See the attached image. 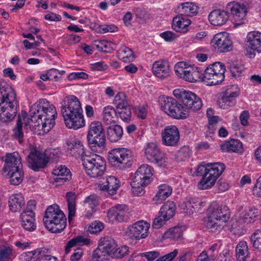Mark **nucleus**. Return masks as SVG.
Segmentation results:
<instances>
[{
  "mask_svg": "<svg viewBox=\"0 0 261 261\" xmlns=\"http://www.w3.org/2000/svg\"><path fill=\"white\" fill-rule=\"evenodd\" d=\"M97 30L99 33L104 34L107 32H116L117 31L118 28L114 24H102L100 25L97 28Z\"/></svg>",
  "mask_w": 261,
  "mask_h": 261,
  "instance_id": "nucleus-58",
  "label": "nucleus"
},
{
  "mask_svg": "<svg viewBox=\"0 0 261 261\" xmlns=\"http://www.w3.org/2000/svg\"><path fill=\"white\" fill-rule=\"evenodd\" d=\"M239 95V92L236 86H229L222 92V96L218 100L220 108L226 109L236 105V98Z\"/></svg>",
  "mask_w": 261,
  "mask_h": 261,
  "instance_id": "nucleus-19",
  "label": "nucleus"
},
{
  "mask_svg": "<svg viewBox=\"0 0 261 261\" xmlns=\"http://www.w3.org/2000/svg\"><path fill=\"white\" fill-rule=\"evenodd\" d=\"M119 56L122 57L124 62L133 61L134 58L133 51L129 48L123 46L121 47L119 51Z\"/></svg>",
  "mask_w": 261,
  "mask_h": 261,
  "instance_id": "nucleus-46",
  "label": "nucleus"
},
{
  "mask_svg": "<svg viewBox=\"0 0 261 261\" xmlns=\"http://www.w3.org/2000/svg\"><path fill=\"white\" fill-rule=\"evenodd\" d=\"M253 195L261 196V175L257 179L252 189Z\"/></svg>",
  "mask_w": 261,
  "mask_h": 261,
  "instance_id": "nucleus-64",
  "label": "nucleus"
},
{
  "mask_svg": "<svg viewBox=\"0 0 261 261\" xmlns=\"http://www.w3.org/2000/svg\"><path fill=\"white\" fill-rule=\"evenodd\" d=\"M4 161L3 170L5 172L22 168L21 159L18 152L6 153Z\"/></svg>",
  "mask_w": 261,
  "mask_h": 261,
  "instance_id": "nucleus-22",
  "label": "nucleus"
},
{
  "mask_svg": "<svg viewBox=\"0 0 261 261\" xmlns=\"http://www.w3.org/2000/svg\"><path fill=\"white\" fill-rule=\"evenodd\" d=\"M191 154V150L188 146H184L180 148L176 154L177 161H185L187 160Z\"/></svg>",
  "mask_w": 261,
  "mask_h": 261,
  "instance_id": "nucleus-47",
  "label": "nucleus"
},
{
  "mask_svg": "<svg viewBox=\"0 0 261 261\" xmlns=\"http://www.w3.org/2000/svg\"><path fill=\"white\" fill-rule=\"evenodd\" d=\"M225 168V165L221 163H208L198 166L197 175L202 176L197 185L198 189L206 190L211 188Z\"/></svg>",
  "mask_w": 261,
  "mask_h": 261,
  "instance_id": "nucleus-4",
  "label": "nucleus"
},
{
  "mask_svg": "<svg viewBox=\"0 0 261 261\" xmlns=\"http://www.w3.org/2000/svg\"><path fill=\"white\" fill-rule=\"evenodd\" d=\"M24 204L23 197L21 194L12 195L9 200L10 210L12 212L20 211L21 206Z\"/></svg>",
  "mask_w": 261,
  "mask_h": 261,
  "instance_id": "nucleus-34",
  "label": "nucleus"
},
{
  "mask_svg": "<svg viewBox=\"0 0 261 261\" xmlns=\"http://www.w3.org/2000/svg\"><path fill=\"white\" fill-rule=\"evenodd\" d=\"M184 230V226H176L168 229L164 236L165 238L177 240L182 237Z\"/></svg>",
  "mask_w": 261,
  "mask_h": 261,
  "instance_id": "nucleus-36",
  "label": "nucleus"
},
{
  "mask_svg": "<svg viewBox=\"0 0 261 261\" xmlns=\"http://www.w3.org/2000/svg\"><path fill=\"white\" fill-rule=\"evenodd\" d=\"M116 110L117 118L120 117L122 120L126 122L130 120L132 117V108L130 106L117 108Z\"/></svg>",
  "mask_w": 261,
  "mask_h": 261,
  "instance_id": "nucleus-42",
  "label": "nucleus"
},
{
  "mask_svg": "<svg viewBox=\"0 0 261 261\" xmlns=\"http://www.w3.org/2000/svg\"><path fill=\"white\" fill-rule=\"evenodd\" d=\"M145 155L149 162L159 167H165L167 165L168 158L166 154L160 150L155 143L150 142L147 144Z\"/></svg>",
  "mask_w": 261,
  "mask_h": 261,
  "instance_id": "nucleus-14",
  "label": "nucleus"
},
{
  "mask_svg": "<svg viewBox=\"0 0 261 261\" xmlns=\"http://www.w3.org/2000/svg\"><path fill=\"white\" fill-rule=\"evenodd\" d=\"M220 148L222 152H225L242 153L243 151V144L237 139H232L225 141L224 143L220 145Z\"/></svg>",
  "mask_w": 261,
  "mask_h": 261,
  "instance_id": "nucleus-27",
  "label": "nucleus"
},
{
  "mask_svg": "<svg viewBox=\"0 0 261 261\" xmlns=\"http://www.w3.org/2000/svg\"><path fill=\"white\" fill-rule=\"evenodd\" d=\"M67 219L64 213H44L43 223L45 227L51 233H60L66 226Z\"/></svg>",
  "mask_w": 261,
  "mask_h": 261,
  "instance_id": "nucleus-12",
  "label": "nucleus"
},
{
  "mask_svg": "<svg viewBox=\"0 0 261 261\" xmlns=\"http://www.w3.org/2000/svg\"><path fill=\"white\" fill-rule=\"evenodd\" d=\"M35 213H21V223L23 228L29 231H33L36 228Z\"/></svg>",
  "mask_w": 261,
  "mask_h": 261,
  "instance_id": "nucleus-28",
  "label": "nucleus"
},
{
  "mask_svg": "<svg viewBox=\"0 0 261 261\" xmlns=\"http://www.w3.org/2000/svg\"><path fill=\"white\" fill-rule=\"evenodd\" d=\"M189 68L187 66L186 63L184 62H179L176 63L174 66V70L176 75L183 79V76H185L187 73V71Z\"/></svg>",
  "mask_w": 261,
  "mask_h": 261,
  "instance_id": "nucleus-50",
  "label": "nucleus"
},
{
  "mask_svg": "<svg viewBox=\"0 0 261 261\" xmlns=\"http://www.w3.org/2000/svg\"><path fill=\"white\" fill-rule=\"evenodd\" d=\"M201 78V73L199 72L197 68H194L189 67L187 71L185 76H183V79L190 82H196Z\"/></svg>",
  "mask_w": 261,
  "mask_h": 261,
  "instance_id": "nucleus-41",
  "label": "nucleus"
},
{
  "mask_svg": "<svg viewBox=\"0 0 261 261\" xmlns=\"http://www.w3.org/2000/svg\"><path fill=\"white\" fill-rule=\"evenodd\" d=\"M212 43L215 48H217L222 53L229 51L232 48V42L226 32L216 34L212 40Z\"/></svg>",
  "mask_w": 261,
  "mask_h": 261,
  "instance_id": "nucleus-21",
  "label": "nucleus"
},
{
  "mask_svg": "<svg viewBox=\"0 0 261 261\" xmlns=\"http://www.w3.org/2000/svg\"><path fill=\"white\" fill-rule=\"evenodd\" d=\"M87 141L89 147L94 151L106 146V137L102 123L98 121L92 122L88 126Z\"/></svg>",
  "mask_w": 261,
  "mask_h": 261,
  "instance_id": "nucleus-5",
  "label": "nucleus"
},
{
  "mask_svg": "<svg viewBox=\"0 0 261 261\" xmlns=\"http://www.w3.org/2000/svg\"><path fill=\"white\" fill-rule=\"evenodd\" d=\"M101 190L107 191L109 194H115L119 187V180L114 176H108L106 180L99 184Z\"/></svg>",
  "mask_w": 261,
  "mask_h": 261,
  "instance_id": "nucleus-25",
  "label": "nucleus"
},
{
  "mask_svg": "<svg viewBox=\"0 0 261 261\" xmlns=\"http://www.w3.org/2000/svg\"><path fill=\"white\" fill-rule=\"evenodd\" d=\"M173 93L175 97L180 99L185 110L196 111L201 108V100L194 93L179 89H175Z\"/></svg>",
  "mask_w": 261,
  "mask_h": 261,
  "instance_id": "nucleus-11",
  "label": "nucleus"
},
{
  "mask_svg": "<svg viewBox=\"0 0 261 261\" xmlns=\"http://www.w3.org/2000/svg\"><path fill=\"white\" fill-rule=\"evenodd\" d=\"M229 13L227 10L220 9L213 10L208 15V20L211 23L216 26H221L228 20Z\"/></svg>",
  "mask_w": 261,
  "mask_h": 261,
  "instance_id": "nucleus-24",
  "label": "nucleus"
},
{
  "mask_svg": "<svg viewBox=\"0 0 261 261\" xmlns=\"http://www.w3.org/2000/svg\"><path fill=\"white\" fill-rule=\"evenodd\" d=\"M246 45L250 49V51L246 53V57L253 58L255 57V51L261 53V33L257 31L250 32L247 35Z\"/></svg>",
  "mask_w": 261,
  "mask_h": 261,
  "instance_id": "nucleus-20",
  "label": "nucleus"
},
{
  "mask_svg": "<svg viewBox=\"0 0 261 261\" xmlns=\"http://www.w3.org/2000/svg\"><path fill=\"white\" fill-rule=\"evenodd\" d=\"M108 219L112 223L126 222L129 220V217L125 213H107Z\"/></svg>",
  "mask_w": 261,
  "mask_h": 261,
  "instance_id": "nucleus-40",
  "label": "nucleus"
},
{
  "mask_svg": "<svg viewBox=\"0 0 261 261\" xmlns=\"http://www.w3.org/2000/svg\"><path fill=\"white\" fill-rule=\"evenodd\" d=\"M152 70L155 76L161 79H165L170 75L169 62L165 60L154 62L152 64Z\"/></svg>",
  "mask_w": 261,
  "mask_h": 261,
  "instance_id": "nucleus-23",
  "label": "nucleus"
},
{
  "mask_svg": "<svg viewBox=\"0 0 261 261\" xmlns=\"http://www.w3.org/2000/svg\"><path fill=\"white\" fill-rule=\"evenodd\" d=\"M47 163L49 161L54 162L59 158L61 152L58 149L49 148L44 151Z\"/></svg>",
  "mask_w": 261,
  "mask_h": 261,
  "instance_id": "nucleus-49",
  "label": "nucleus"
},
{
  "mask_svg": "<svg viewBox=\"0 0 261 261\" xmlns=\"http://www.w3.org/2000/svg\"><path fill=\"white\" fill-rule=\"evenodd\" d=\"M53 174L57 176L54 178L55 181L60 184H63L71 179V174L69 169L64 165H60L55 169Z\"/></svg>",
  "mask_w": 261,
  "mask_h": 261,
  "instance_id": "nucleus-26",
  "label": "nucleus"
},
{
  "mask_svg": "<svg viewBox=\"0 0 261 261\" xmlns=\"http://www.w3.org/2000/svg\"><path fill=\"white\" fill-rule=\"evenodd\" d=\"M61 112L69 128L76 130L85 126L81 104L75 96L70 95L65 98L62 103Z\"/></svg>",
  "mask_w": 261,
  "mask_h": 261,
  "instance_id": "nucleus-2",
  "label": "nucleus"
},
{
  "mask_svg": "<svg viewBox=\"0 0 261 261\" xmlns=\"http://www.w3.org/2000/svg\"><path fill=\"white\" fill-rule=\"evenodd\" d=\"M82 164L86 173L91 177H100L106 170V162L104 158L95 154L86 155L83 159Z\"/></svg>",
  "mask_w": 261,
  "mask_h": 261,
  "instance_id": "nucleus-7",
  "label": "nucleus"
},
{
  "mask_svg": "<svg viewBox=\"0 0 261 261\" xmlns=\"http://www.w3.org/2000/svg\"><path fill=\"white\" fill-rule=\"evenodd\" d=\"M227 11H230L234 21L233 26L237 28L243 24L245 18V4L241 2H231L226 7Z\"/></svg>",
  "mask_w": 261,
  "mask_h": 261,
  "instance_id": "nucleus-18",
  "label": "nucleus"
},
{
  "mask_svg": "<svg viewBox=\"0 0 261 261\" xmlns=\"http://www.w3.org/2000/svg\"><path fill=\"white\" fill-rule=\"evenodd\" d=\"M106 255L103 249L97 248L93 251L92 258L94 261H102L106 258Z\"/></svg>",
  "mask_w": 261,
  "mask_h": 261,
  "instance_id": "nucleus-60",
  "label": "nucleus"
},
{
  "mask_svg": "<svg viewBox=\"0 0 261 261\" xmlns=\"http://www.w3.org/2000/svg\"><path fill=\"white\" fill-rule=\"evenodd\" d=\"M229 68L232 76L240 78L245 69L244 61L242 60L231 61L229 63Z\"/></svg>",
  "mask_w": 261,
  "mask_h": 261,
  "instance_id": "nucleus-35",
  "label": "nucleus"
},
{
  "mask_svg": "<svg viewBox=\"0 0 261 261\" xmlns=\"http://www.w3.org/2000/svg\"><path fill=\"white\" fill-rule=\"evenodd\" d=\"M123 134L122 127L118 124L110 126L107 128V137L111 142L118 141L122 138Z\"/></svg>",
  "mask_w": 261,
  "mask_h": 261,
  "instance_id": "nucleus-32",
  "label": "nucleus"
},
{
  "mask_svg": "<svg viewBox=\"0 0 261 261\" xmlns=\"http://www.w3.org/2000/svg\"><path fill=\"white\" fill-rule=\"evenodd\" d=\"M104 228L103 224L98 220L92 222L88 227V230L92 234H97Z\"/></svg>",
  "mask_w": 261,
  "mask_h": 261,
  "instance_id": "nucleus-52",
  "label": "nucleus"
},
{
  "mask_svg": "<svg viewBox=\"0 0 261 261\" xmlns=\"http://www.w3.org/2000/svg\"><path fill=\"white\" fill-rule=\"evenodd\" d=\"M37 257L39 261H58L56 257L45 254L44 252H38Z\"/></svg>",
  "mask_w": 261,
  "mask_h": 261,
  "instance_id": "nucleus-62",
  "label": "nucleus"
},
{
  "mask_svg": "<svg viewBox=\"0 0 261 261\" xmlns=\"http://www.w3.org/2000/svg\"><path fill=\"white\" fill-rule=\"evenodd\" d=\"M75 197L74 193L67 192L66 193L68 212H74L75 211Z\"/></svg>",
  "mask_w": 261,
  "mask_h": 261,
  "instance_id": "nucleus-54",
  "label": "nucleus"
},
{
  "mask_svg": "<svg viewBox=\"0 0 261 261\" xmlns=\"http://www.w3.org/2000/svg\"><path fill=\"white\" fill-rule=\"evenodd\" d=\"M16 93L13 88L4 81H0V120L9 122L16 113L14 107L17 104Z\"/></svg>",
  "mask_w": 261,
  "mask_h": 261,
  "instance_id": "nucleus-3",
  "label": "nucleus"
},
{
  "mask_svg": "<svg viewBox=\"0 0 261 261\" xmlns=\"http://www.w3.org/2000/svg\"><path fill=\"white\" fill-rule=\"evenodd\" d=\"M225 70V66L222 62L213 63L205 69L202 81L208 86L220 84L224 81Z\"/></svg>",
  "mask_w": 261,
  "mask_h": 261,
  "instance_id": "nucleus-9",
  "label": "nucleus"
},
{
  "mask_svg": "<svg viewBox=\"0 0 261 261\" xmlns=\"http://www.w3.org/2000/svg\"><path fill=\"white\" fill-rule=\"evenodd\" d=\"M12 255V250L10 247H5L0 250V261H9Z\"/></svg>",
  "mask_w": 261,
  "mask_h": 261,
  "instance_id": "nucleus-56",
  "label": "nucleus"
},
{
  "mask_svg": "<svg viewBox=\"0 0 261 261\" xmlns=\"http://www.w3.org/2000/svg\"><path fill=\"white\" fill-rule=\"evenodd\" d=\"M160 101L162 110L169 116L177 119H185L188 116V111L174 98L163 96L160 98Z\"/></svg>",
  "mask_w": 261,
  "mask_h": 261,
  "instance_id": "nucleus-10",
  "label": "nucleus"
},
{
  "mask_svg": "<svg viewBox=\"0 0 261 261\" xmlns=\"http://www.w3.org/2000/svg\"><path fill=\"white\" fill-rule=\"evenodd\" d=\"M22 122L21 116L19 115L17 118L16 127L13 129L14 137L17 139L20 143L23 140V133L22 131Z\"/></svg>",
  "mask_w": 261,
  "mask_h": 261,
  "instance_id": "nucleus-45",
  "label": "nucleus"
},
{
  "mask_svg": "<svg viewBox=\"0 0 261 261\" xmlns=\"http://www.w3.org/2000/svg\"><path fill=\"white\" fill-rule=\"evenodd\" d=\"M133 153L125 148H115L109 152L108 159L111 165L117 169L125 170L131 167Z\"/></svg>",
  "mask_w": 261,
  "mask_h": 261,
  "instance_id": "nucleus-6",
  "label": "nucleus"
},
{
  "mask_svg": "<svg viewBox=\"0 0 261 261\" xmlns=\"http://www.w3.org/2000/svg\"><path fill=\"white\" fill-rule=\"evenodd\" d=\"M230 213H211L204 220V225L211 231L219 233L223 228L221 223H226L230 218Z\"/></svg>",
  "mask_w": 261,
  "mask_h": 261,
  "instance_id": "nucleus-16",
  "label": "nucleus"
},
{
  "mask_svg": "<svg viewBox=\"0 0 261 261\" xmlns=\"http://www.w3.org/2000/svg\"><path fill=\"white\" fill-rule=\"evenodd\" d=\"M7 172L11 185H19L22 182L23 179V171L22 168H21V169L14 170V171Z\"/></svg>",
  "mask_w": 261,
  "mask_h": 261,
  "instance_id": "nucleus-38",
  "label": "nucleus"
},
{
  "mask_svg": "<svg viewBox=\"0 0 261 261\" xmlns=\"http://www.w3.org/2000/svg\"><path fill=\"white\" fill-rule=\"evenodd\" d=\"M102 119L106 125L115 124L117 122L116 110L113 107L108 106L103 108Z\"/></svg>",
  "mask_w": 261,
  "mask_h": 261,
  "instance_id": "nucleus-31",
  "label": "nucleus"
},
{
  "mask_svg": "<svg viewBox=\"0 0 261 261\" xmlns=\"http://www.w3.org/2000/svg\"><path fill=\"white\" fill-rule=\"evenodd\" d=\"M92 47L99 51L103 52L109 51V43L106 40H95L92 42Z\"/></svg>",
  "mask_w": 261,
  "mask_h": 261,
  "instance_id": "nucleus-51",
  "label": "nucleus"
},
{
  "mask_svg": "<svg viewBox=\"0 0 261 261\" xmlns=\"http://www.w3.org/2000/svg\"><path fill=\"white\" fill-rule=\"evenodd\" d=\"M128 252V247L126 246H122L119 248L116 247L113 257L117 258H122Z\"/></svg>",
  "mask_w": 261,
  "mask_h": 261,
  "instance_id": "nucleus-59",
  "label": "nucleus"
},
{
  "mask_svg": "<svg viewBox=\"0 0 261 261\" xmlns=\"http://www.w3.org/2000/svg\"><path fill=\"white\" fill-rule=\"evenodd\" d=\"M150 227V223L144 220H139L128 225L125 233L130 240L139 241L148 236Z\"/></svg>",
  "mask_w": 261,
  "mask_h": 261,
  "instance_id": "nucleus-13",
  "label": "nucleus"
},
{
  "mask_svg": "<svg viewBox=\"0 0 261 261\" xmlns=\"http://www.w3.org/2000/svg\"><path fill=\"white\" fill-rule=\"evenodd\" d=\"M180 10L181 16H192L197 12V6L193 3L186 2L181 4Z\"/></svg>",
  "mask_w": 261,
  "mask_h": 261,
  "instance_id": "nucleus-39",
  "label": "nucleus"
},
{
  "mask_svg": "<svg viewBox=\"0 0 261 261\" xmlns=\"http://www.w3.org/2000/svg\"><path fill=\"white\" fill-rule=\"evenodd\" d=\"M176 209V206L172 201H167L165 202L161 207L159 212H175Z\"/></svg>",
  "mask_w": 261,
  "mask_h": 261,
  "instance_id": "nucleus-57",
  "label": "nucleus"
},
{
  "mask_svg": "<svg viewBox=\"0 0 261 261\" xmlns=\"http://www.w3.org/2000/svg\"><path fill=\"white\" fill-rule=\"evenodd\" d=\"M229 210L227 205H219L217 202H213L208 208V212H225Z\"/></svg>",
  "mask_w": 261,
  "mask_h": 261,
  "instance_id": "nucleus-55",
  "label": "nucleus"
},
{
  "mask_svg": "<svg viewBox=\"0 0 261 261\" xmlns=\"http://www.w3.org/2000/svg\"><path fill=\"white\" fill-rule=\"evenodd\" d=\"M116 247L117 245L115 241L113 239H108L103 243L102 249L107 256L113 257Z\"/></svg>",
  "mask_w": 261,
  "mask_h": 261,
  "instance_id": "nucleus-43",
  "label": "nucleus"
},
{
  "mask_svg": "<svg viewBox=\"0 0 261 261\" xmlns=\"http://www.w3.org/2000/svg\"><path fill=\"white\" fill-rule=\"evenodd\" d=\"M251 240L253 248L261 251V229L256 230L251 236Z\"/></svg>",
  "mask_w": 261,
  "mask_h": 261,
  "instance_id": "nucleus-48",
  "label": "nucleus"
},
{
  "mask_svg": "<svg viewBox=\"0 0 261 261\" xmlns=\"http://www.w3.org/2000/svg\"><path fill=\"white\" fill-rule=\"evenodd\" d=\"M57 115L55 106L46 99H41L31 108L29 120L36 121L37 118L38 124L35 126L39 127L41 125L43 132L47 133L54 126Z\"/></svg>",
  "mask_w": 261,
  "mask_h": 261,
  "instance_id": "nucleus-1",
  "label": "nucleus"
},
{
  "mask_svg": "<svg viewBox=\"0 0 261 261\" xmlns=\"http://www.w3.org/2000/svg\"><path fill=\"white\" fill-rule=\"evenodd\" d=\"M236 252L237 260L245 261V241H241L237 245Z\"/></svg>",
  "mask_w": 261,
  "mask_h": 261,
  "instance_id": "nucleus-53",
  "label": "nucleus"
},
{
  "mask_svg": "<svg viewBox=\"0 0 261 261\" xmlns=\"http://www.w3.org/2000/svg\"><path fill=\"white\" fill-rule=\"evenodd\" d=\"M191 21L189 19L184 18L180 15L173 18L172 27L176 32L186 33L188 31V27L190 24Z\"/></svg>",
  "mask_w": 261,
  "mask_h": 261,
  "instance_id": "nucleus-30",
  "label": "nucleus"
},
{
  "mask_svg": "<svg viewBox=\"0 0 261 261\" xmlns=\"http://www.w3.org/2000/svg\"><path fill=\"white\" fill-rule=\"evenodd\" d=\"M153 172V168L147 164H143L137 169L130 184L134 193L142 194L143 188L151 182Z\"/></svg>",
  "mask_w": 261,
  "mask_h": 261,
  "instance_id": "nucleus-8",
  "label": "nucleus"
},
{
  "mask_svg": "<svg viewBox=\"0 0 261 261\" xmlns=\"http://www.w3.org/2000/svg\"><path fill=\"white\" fill-rule=\"evenodd\" d=\"M114 103L116 106V109L130 106L124 92H119L116 95L114 99Z\"/></svg>",
  "mask_w": 261,
  "mask_h": 261,
  "instance_id": "nucleus-44",
  "label": "nucleus"
},
{
  "mask_svg": "<svg viewBox=\"0 0 261 261\" xmlns=\"http://www.w3.org/2000/svg\"><path fill=\"white\" fill-rule=\"evenodd\" d=\"M36 250L23 252L19 256V259L21 261H31L32 259L36 255Z\"/></svg>",
  "mask_w": 261,
  "mask_h": 261,
  "instance_id": "nucleus-61",
  "label": "nucleus"
},
{
  "mask_svg": "<svg viewBox=\"0 0 261 261\" xmlns=\"http://www.w3.org/2000/svg\"><path fill=\"white\" fill-rule=\"evenodd\" d=\"M172 192V188L171 186L166 184H162L159 186V191L153 197V200L155 202L162 201L168 197Z\"/></svg>",
  "mask_w": 261,
  "mask_h": 261,
  "instance_id": "nucleus-33",
  "label": "nucleus"
},
{
  "mask_svg": "<svg viewBox=\"0 0 261 261\" xmlns=\"http://www.w3.org/2000/svg\"><path fill=\"white\" fill-rule=\"evenodd\" d=\"M27 161L28 166L36 172L44 168L47 164L44 151H41L36 146L31 147Z\"/></svg>",
  "mask_w": 261,
  "mask_h": 261,
  "instance_id": "nucleus-15",
  "label": "nucleus"
},
{
  "mask_svg": "<svg viewBox=\"0 0 261 261\" xmlns=\"http://www.w3.org/2000/svg\"><path fill=\"white\" fill-rule=\"evenodd\" d=\"M162 140L164 145L175 147L178 145L180 135L176 126L171 125L166 126L161 132Z\"/></svg>",
  "mask_w": 261,
  "mask_h": 261,
  "instance_id": "nucleus-17",
  "label": "nucleus"
},
{
  "mask_svg": "<svg viewBox=\"0 0 261 261\" xmlns=\"http://www.w3.org/2000/svg\"><path fill=\"white\" fill-rule=\"evenodd\" d=\"M67 151L71 156H74L76 159H81L83 161V159L86 155H84L85 153L83 145L80 142L72 143H67Z\"/></svg>",
  "mask_w": 261,
  "mask_h": 261,
  "instance_id": "nucleus-29",
  "label": "nucleus"
},
{
  "mask_svg": "<svg viewBox=\"0 0 261 261\" xmlns=\"http://www.w3.org/2000/svg\"><path fill=\"white\" fill-rule=\"evenodd\" d=\"M173 213H160L153 221L152 226L154 229H159L165 224L167 221L172 218Z\"/></svg>",
  "mask_w": 261,
  "mask_h": 261,
  "instance_id": "nucleus-37",
  "label": "nucleus"
},
{
  "mask_svg": "<svg viewBox=\"0 0 261 261\" xmlns=\"http://www.w3.org/2000/svg\"><path fill=\"white\" fill-rule=\"evenodd\" d=\"M160 255V253L158 251H149L142 253V256L145 257L148 261H152Z\"/></svg>",
  "mask_w": 261,
  "mask_h": 261,
  "instance_id": "nucleus-63",
  "label": "nucleus"
}]
</instances>
